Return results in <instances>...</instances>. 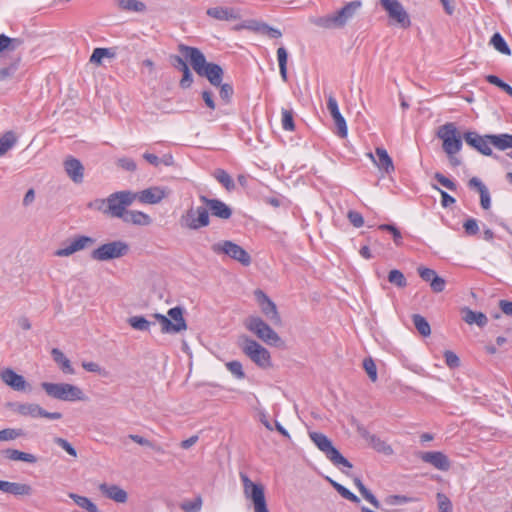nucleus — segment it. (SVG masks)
Here are the masks:
<instances>
[{"mask_svg":"<svg viewBox=\"0 0 512 512\" xmlns=\"http://www.w3.org/2000/svg\"><path fill=\"white\" fill-rule=\"evenodd\" d=\"M91 209L102 212L103 214L108 215V198L106 199H96L89 203L88 205Z\"/></svg>","mask_w":512,"mask_h":512,"instance_id":"0e129e2a","label":"nucleus"},{"mask_svg":"<svg viewBox=\"0 0 512 512\" xmlns=\"http://www.w3.org/2000/svg\"><path fill=\"white\" fill-rule=\"evenodd\" d=\"M226 368L234 375L237 379H243L245 373L243 371L242 364L239 361H230L226 363Z\"/></svg>","mask_w":512,"mask_h":512,"instance_id":"6e6d98bb","label":"nucleus"},{"mask_svg":"<svg viewBox=\"0 0 512 512\" xmlns=\"http://www.w3.org/2000/svg\"><path fill=\"white\" fill-rule=\"evenodd\" d=\"M281 115L282 128L286 131H293L295 129L293 112L291 110L282 108Z\"/></svg>","mask_w":512,"mask_h":512,"instance_id":"8fccbe9b","label":"nucleus"},{"mask_svg":"<svg viewBox=\"0 0 512 512\" xmlns=\"http://www.w3.org/2000/svg\"><path fill=\"white\" fill-rule=\"evenodd\" d=\"M414 499L405 495H389L385 497L384 503L388 506L404 505L412 502Z\"/></svg>","mask_w":512,"mask_h":512,"instance_id":"3c124183","label":"nucleus"},{"mask_svg":"<svg viewBox=\"0 0 512 512\" xmlns=\"http://www.w3.org/2000/svg\"><path fill=\"white\" fill-rule=\"evenodd\" d=\"M51 355L55 363L58 365V367L61 369V371L68 375L75 374V370L70 362V360L64 355V353L58 349L53 348L51 350Z\"/></svg>","mask_w":512,"mask_h":512,"instance_id":"7c9ffc66","label":"nucleus"},{"mask_svg":"<svg viewBox=\"0 0 512 512\" xmlns=\"http://www.w3.org/2000/svg\"><path fill=\"white\" fill-rule=\"evenodd\" d=\"M354 484L358 488L361 495L370 503L372 504L376 509H382L380 502L377 500V498L364 486V484L361 482L359 478L354 479Z\"/></svg>","mask_w":512,"mask_h":512,"instance_id":"58836bf2","label":"nucleus"},{"mask_svg":"<svg viewBox=\"0 0 512 512\" xmlns=\"http://www.w3.org/2000/svg\"><path fill=\"white\" fill-rule=\"evenodd\" d=\"M181 72L183 73V76L182 79L180 80V86L182 88H189L193 83V76L189 70V67H185V69Z\"/></svg>","mask_w":512,"mask_h":512,"instance_id":"774afa93","label":"nucleus"},{"mask_svg":"<svg viewBox=\"0 0 512 512\" xmlns=\"http://www.w3.org/2000/svg\"><path fill=\"white\" fill-rule=\"evenodd\" d=\"M122 220L138 226H148L152 223V218L148 214L137 210H127Z\"/></svg>","mask_w":512,"mask_h":512,"instance_id":"c85d7f7f","label":"nucleus"},{"mask_svg":"<svg viewBox=\"0 0 512 512\" xmlns=\"http://www.w3.org/2000/svg\"><path fill=\"white\" fill-rule=\"evenodd\" d=\"M277 59L279 64V71L283 81H287V60L288 53L284 47H279L277 50Z\"/></svg>","mask_w":512,"mask_h":512,"instance_id":"37998d69","label":"nucleus"},{"mask_svg":"<svg viewBox=\"0 0 512 512\" xmlns=\"http://www.w3.org/2000/svg\"><path fill=\"white\" fill-rule=\"evenodd\" d=\"M208 209L203 206L190 207L180 217L179 224L182 228L199 230L209 225Z\"/></svg>","mask_w":512,"mask_h":512,"instance_id":"9d476101","label":"nucleus"},{"mask_svg":"<svg viewBox=\"0 0 512 512\" xmlns=\"http://www.w3.org/2000/svg\"><path fill=\"white\" fill-rule=\"evenodd\" d=\"M380 3L393 23L401 28H408L411 25L407 11L398 0H380Z\"/></svg>","mask_w":512,"mask_h":512,"instance_id":"4468645a","label":"nucleus"},{"mask_svg":"<svg viewBox=\"0 0 512 512\" xmlns=\"http://www.w3.org/2000/svg\"><path fill=\"white\" fill-rule=\"evenodd\" d=\"M202 507V499L197 497L194 501H186L181 504V509L185 512H199Z\"/></svg>","mask_w":512,"mask_h":512,"instance_id":"bf43d9fd","label":"nucleus"},{"mask_svg":"<svg viewBox=\"0 0 512 512\" xmlns=\"http://www.w3.org/2000/svg\"><path fill=\"white\" fill-rule=\"evenodd\" d=\"M419 458L438 470L447 471L450 468V461L448 457L439 451L433 452H420Z\"/></svg>","mask_w":512,"mask_h":512,"instance_id":"b1692460","label":"nucleus"},{"mask_svg":"<svg viewBox=\"0 0 512 512\" xmlns=\"http://www.w3.org/2000/svg\"><path fill=\"white\" fill-rule=\"evenodd\" d=\"M95 244V239L89 236H76L66 241L63 246L54 252L57 257H69L76 252L85 250Z\"/></svg>","mask_w":512,"mask_h":512,"instance_id":"f3484780","label":"nucleus"},{"mask_svg":"<svg viewBox=\"0 0 512 512\" xmlns=\"http://www.w3.org/2000/svg\"><path fill=\"white\" fill-rule=\"evenodd\" d=\"M491 146H494L496 149L504 151L507 149H512V135L510 134H495L489 135Z\"/></svg>","mask_w":512,"mask_h":512,"instance_id":"f704fd0d","label":"nucleus"},{"mask_svg":"<svg viewBox=\"0 0 512 512\" xmlns=\"http://www.w3.org/2000/svg\"><path fill=\"white\" fill-rule=\"evenodd\" d=\"M22 45L23 40L20 38H9L3 34L0 35V53L18 50Z\"/></svg>","mask_w":512,"mask_h":512,"instance_id":"c9c22d12","label":"nucleus"},{"mask_svg":"<svg viewBox=\"0 0 512 512\" xmlns=\"http://www.w3.org/2000/svg\"><path fill=\"white\" fill-rule=\"evenodd\" d=\"M98 488L105 497L117 503H125L128 499L127 492L118 485L101 483Z\"/></svg>","mask_w":512,"mask_h":512,"instance_id":"cd10ccee","label":"nucleus"},{"mask_svg":"<svg viewBox=\"0 0 512 512\" xmlns=\"http://www.w3.org/2000/svg\"><path fill=\"white\" fill-rule=\"evenodd\" d=\"M0 491L15 497L30 496L33 489L29 484L0 480Z\"/></svg>","mask_w":512,"mask_h":512,"instance_id":"5701e85b","label":"nucleus"},{"mask_svg":"<svg viewBox=\"0 0 512 512\" xmlns=\"http://www.w3.org/2000/svg\"><path fill=\"white\" fill-rule=\"evenodd\" d=\"M329 483L336 489V491L345 499L351 501V502H354V503H358L360 500L359 498L353 494L352 492H350L347 488H345L343 485L339 484L338 482L334 481L333 479L327 477L326 478Z\"/></svg>","mask_w":512,"mask_h":512,"instance_id":"c03bdc74","label":"nucleus"},{"mask_svg":"<svg viewBox=\"0 0 512 512\" xmlns=\"http://www.w3.org/2000/svg\"><path fill=\"white\" fill-rule=\"evenodd\" d=\"M135 197L132 191H120L108 197V215L123 219L127 207L134 203Z\"/></svg>","mask_w":512,"mask_h":512,"instance_id":"ddd939ff","label":"nucleus"},{"mask_svg":"<svg viewBox=\"0 0 512 512\" xmlns=\"http://www.w3.org/2000/svg\"><path fill=\"white\" fill-rule=\"evenodd\" d=\"M417 271L424 281L430 283V287L435 293H440L445 289L446 281L438 276L433 269L420 266Z\"/></svg>","mask_w":512,"mask_h":512,"instance_id":"393cba45","label":"nucleus"},{"mask_svg":"<svg viewBox=\"0 0 512 512\" xmlns=\"http://www.w3.org/2000/svg\"><path fill=\"white\" fill-rule=\"evenodd\" d=\"M490 43L498 52L505 54V55L511 54L510 48L508 47L504 38L499 33H495L492 36Z\"/></svg>","mask_w":512,"mask_h":512,"instance_id":"49530a36","label":"nucleus"},{"mask_svg":"<svg viewBox=\"0 0 512 512\" xmlns=\"http://www.w3.org/2000/svg\"><path fill=\"white\" fill-rule=\"evenodd\" d=\"M64 170L74 183L80 184L83 182L84 167L78 159L72 156L67 157L64 161Z\"/></svg>","mask_w":512,"mask_h":512,"instance_id":"a878e982","label":"nucleus"},{"mask_svg":"<svg viewBox=\"0 0 512 512\" xmlns=\"http://www.w3.org/2000/svg\"><path fill=\"white\" fill-rule=\"evenodd\" d=\"M82 367L88 371V372H93V373H98V374H101L103 376H106L107 375V372L102 369L97 363L95 362H87V361H84L82 362Z\"/></svg>","mask_w":512,"mask_h":512,"instance_id":"338daca9","label":"nucleus"},{"mask_svg":"<svg viewBox=\"0 0 512 512\" xmlns=\"http://www.w3.org/2000/svg\"><path fill=\"white\" fill-rule=\"evenodd\" d=\"M368 158L378 167V169L385 174H391L394 172V164L392 158L389 156L386 149L377 147L375 154L367 153Z\"/></svg>","mask_w":512,"mask_h":512,"instance_id":"412c9836","label":"nucleus"},{"mask_svg":"<svg viewBox=\"0 0 512 512\" xmlns=\"http://www.w3.org/2000/svg\"><path fill=\"white\" fill-rule=\"evenodd\" d=\"M129 252V245L121 240L108 242L100 245L91 253L92 259L96 261H109L125 256Z\"/></svg>","mask_w":512,"mask_h":512,"instance_id":"9b49d317","label":"nucleus"},{"mask_svg":"<svg viewBox=\"0 0 512 512\" xmlns=\"http://www.w3.org/2000/svg\"><path fill=\"white\" fill-rule=\"evenodd\" d=\"M153 317L160 324L161 332L164 334H178L188 328L184 318V309L179 306L169 309L167 315L155 313Z\"/></svg>","mask_w":512,"mask_h":512,"instance_id":"7ed1b4c3","label":"nucleus"},{"mask_svg":"<svg viewBox=\"0 0 512 512\" xmlns=\"http://www.w3.org/2000/svg\"><path fill=\"white\" fill-rule=\"evenodd\" d=\"M388 281L399 288H404L407 285L404 274L397 269H393L389 272Z\"/></svg>","mask_w":512,"mask_h":512,"instance_id":"de8ad7c7","label":"nucleus"},{"mask_svg":"<svg viewBox=\"0 0 512 512\" xmlns=\"http://www.w3.org/2000/svg\"><path fill=\"white\" fill-rule=\"evenodd\" d=\"M212 251L218 255L224 254L231 259L239 262L243 266H249L251 264V256L238 244L223 240L212 245Z\"/></svg>","mask_w":512,"mask_h":512,"instance_id":"f8f14e48","label":"nucleus"},{"mask_svg":"<svg viewBox=\"0 0 512 512\" xmlns=\"http://www.w3.org/2000/svg\"><path fill=\"white\" fill-rule=\"evenodd\" d=\"M114 56V53L108 49V48H96L94 49L91 57L90 62L95 64H101L102 60L106 57L112 58Z\"/></svg>","mask_w":512,"mask_h":512,"instance_id":"09e8293b","label":"nucleus"},{"mask_svg":"<svg viewBox=\"0 0 512 512\" xmlns=\"http://www.w3.org/2000/svg\"><path fill=\"white\" fill-rule=\"evenodd\" d=\"M254 296L266 319L272 324L280 326L282 324V320L276 304L260 289L255 290Z\"/></svg>","mask_w":512,"mask_h":512,"instance_id":"dca6fc26","label":"nucleus"},{"mask_svg":"<svg viewBox=\"0 0 512 512\" xmlns=\"http://www.w3.org/2000/svg\"><path fill=\"white\" fill-rule=\"evenodd\" d=\"M245 328L267 345L280 346V336L259 316H249L244 321Z\"/></svg>","mask_w":512,"mask_h":512,"instance_id":"20e7f679","label":"nucleus"},{"mask_svg":"<svg viewBox=\"0 0 512 512\" xmlns=\"http://www.w3.org/2000/svg\"><path fill=\"white\" fill-rule=\"evenodd\" d=\"M444 358L449 368L454 369L460 366V359L453 351L446 350L444 352Z\"/></svg>","mask_w":512,"mask_h":512,"instance_id":"680f3d73","label":"nucleus"},{"mask_svg":"<svg viewBox=\"0 0 512 512\" xmlns=\"http://www.w3.org/2000/svg\"><path fill=\"white\" fill-rule=\"evenodd\" d=\"M379 229L390 232L393 235L394 243L397 246L402 244V235H401L400 231L394 225L382 224L379 226Z\"/></svg>","mask_w":512,"mask_h":512,"instance_id":"052dcab7","label":"nucleus"},{"mask_svg":"<svg viewBox=\"0 0 512 512\" xmlns=\"http://www.w3.org/2000/svg\"><path fill=\"white\" fill-rule=\"evenodd\" d=\"M309 437L317 446V448L323 452L335 466H344L349 469L352 468V464L341 455V453L333 446L332 441L326 435L319 432H310Z\"/></svg>","mask_w":512,"mask_h":512,"instance_id":"423d86ee","label":"nucleus"},{"mask_svg":"<svg viewBox=\"0 0 512 512\" xmlns=\"http://www.w3.org/2000/svg\"><path fill=\"white\" fill-rule=\"evenodd\" d=\"M486 80L490 84H493V85L499 87L500 89L505 91L508 95L512 96V87L510 85H508L507 83L503 82L499 77H497L495 75H488L486 77Z\"/></svg>","mask_w":512,"mask_h":512,"instance_id":"13d9d810","label":"nucleus"},{"mask_svg":"<svg viewBox=\"0 0 512 512\" xmlns=\"http://www.w3.org/2000/svg\"><path fill=\"white\" fill-rule=\"evenodd\" d=\"M463 313V320L469 325L476 324L479 327H484L488 322L487 316L482 312H476L469 308H465Z\"/></svg>","mask_w":512,"mask_h":512,"instance_id":"473e14b6","label":"nucleus"},{"mask_svg":"<svg viewBox=\"0 0 512 512\" xmlns=\"http://www.w3.org/2000/svg\"><path fill=\"white\" fill-rule=\"evenodd\" d=\"M19 58L7 67L0 68V82L6 81L13 77L18 67Z\"/></svg>","mask_w":512,"mask_h":512,"instance_id":"5fc2aeb1","label":"nucleus"},{"mask_svg":"<svg viewBox=\"0 0 512 512\" xmlns=\"http://www.w3.org/2000/svg\"><path fill=\"white\" fill-rule=\"evenodd\" d=\"M412 320L415 328L423 337H427L431 334L430 324L423 316L414 314Z\"/></svg>","mask_w":512,"mask_h":512,"instance_id":"ea45409f","label":"nucleus"},{"mask_svg":"<svg viewBox=\"0 0 512 512\" xmlns=\"http://www.w3.org/2000/svg\"><path fill=\"white\" fill-rule=\"evenodd\" d=\"M129 325L138 331H149L151 323L143 316H132L128 319Z\"/></svg>","mask_w":512,"mask_h":512,"instance_id":"a18cd8bd","label":"nucleus"},{"mask_svg":"<svg viewBox=\"0 0 512 512\" xmlns=\"http://www.w3.org/2000/svg\"><path fill=\"white\" fill-rule=\"evenodd\" d=\"M201 201L205 203L208 212L222 219H228L231 216V209L222 201L217 199H208L202 196Z\"/></svg>","mask_w":512,"mask_h":512,"instance_id":"bb28decb","label":"nucleus"},{"mask_svg":"<svg viewBox=\"0 0 512 512\" xmlns=\"http://www.w3.org/2000/svg\"><path fill=\"white\" fill-rule=\"evenodd\" d=\"M118 8L125 12L143 13L146 11V5L139 0H116Z\"/></svg>","mask_w":512,"mask_h":512,"instance_id":"72a5a7b5","label":"nucleus"},{"mask_svg":"<svg viewBox=\"0 0 512 512\" xmlns=\"http://www.w3.org/2000/svg\"><path fill=\"white\" fill-rule=\"evenodd\" d=\"M361 5L360 1L349 2L334 13L310 18V22L324 29L343 28L356 15Z\"/></svg>","mask_w":512,"mask_h":512,"instance_id":"f257e3e1","label":"nucleus"},{"mask_svg":"<svg viewBox=\"0 0 512 512\" xmlns=\"http://www.w3.org/2000/svg\"><path fill=\"white\" fill-rule=\"evenodd\" d=\"M41 388L54 399L66 402L86 401L87 396L83 389L77 385L66 382L52 383L42 382Z\"/></svg>","mask_w":512,"mask_h":512,"instance_id":"f03ea898","label":"nucleus"},{"mask_svg":"<svg viewBox=\"0 0 512 512\" xmlns=\"http://www.w3.org/2000/svg\"><path fill=\"white\" fill-rule=\"evenodd\" d=\"M25 436V432L21 428H5L0 430V442L14 441Z\"/></svg>","mask_w":512,"mask_h":512,"instance_id":"a19ab883","label":"nucleus"},{"mask_svg":"<svg viewBox=\"0 0 512 512\" xmlns=\"http://www.w3.org/2000/svg\"><path fill=\"white\" fill-rule=\"evenodd\" d=\"M53 442L56 445H58L60 448H62L71 457H73V458L78 457L76 449L66 439H64L62 437H54Z\"/></svg>","mask_w":512,"mask_h":512,"instance_id":"864d4df0","label":"nucleus"},{"mask_svg":"<svg viewBox=\"0 0 512 512\" xmlns=\"http://www.w3.org/2000/svg\"><path fill=\"white\" fill-rule=\"evenodd\" d=\"M178 49L183 56L190 60L193 69L198 75L206 69V66L211 64L206 61L204 54L197 48L181 44Z\"/></svg>","mask_w":512,"mask_h":512,"instance_id":"6ab92c4d","label":"nucleus"},{"mask_svg":"<svg viewBox=\"0 0 512 512\" xmlns=\"http://www.w3.org/2000/svg\"><path fill=\"white\" fill-rule=\"evenodd\" d=\"M347 217L350 223L356 228H359L364 224L362 215L357 211H349Z\"/></svg>","mask_w":512,"mask_h":512,"instance_id":"69168bd1","label":"nucleus"},{"mask_svg":"<svg viewBox=\"0 0 512 512\" xmlns=\"http://www.w3.org/2000/svg\"><path fill=\"white\" fill-rule=\"evenodd\" d=\"M437 136L442 140V148L446 154L458 153L462 148V138L455 123H446L438 128Z\"/></svg>","mask_w":512,"mask_h":512,"instance_id":"1a4fd4ad","label":"nucleus"},{"mask_svg":"<svg viewBox=\"0 0 512 512\" xmlns=\"http://www.w3.org/2000/svg\"><path fill=\"white\" fill-rule=\"evenodd\" d=\"M171 195V190L167 186H151L139 192H134L135 201L143 204L155 205Z\"/></svg>","mask_w":512,"mask_h":512,"instance_id":"2eb2a0df","label":"nucleus"},{"mask_svg":"<svg viewBox=\"0 0 512 512\" xmlns=\"http://www.w3.org/2000/svg\"><path fill=\"white\" fill-rule=\"evenodd\" d=\"M1 381L10 387L11 389L18 392H30L32 390L31 385L25 380V378L17 374L11 368H4L0 371Z\"/></svg>","mask_w":512,"mask_h":512,"instance_id":"a211bd4d","label":"nucleus"},{"mask_svg":"<svg viewBox=\"0 0 512 512\" xmlns=\"http://www.w3.org/2000/svg\"><path fill=\"white\" fill-rule=\"evenodd\" d=\"M129 438L139 445L150 447L157 452H162V449L160 447L154 445L151 441H149L148 439H146L140 435L131 434V435H129Z\"/></svg>","mask_w":512,"mask_h":512,"instance_id":"e2e57ef3","label":"nucleus"},{"mask_svg":"<svg viewBox=\"0 0 512 512\" xmlns=\"http://www.w3.org/2000/svg\"><path fill=\"white\" fill-rule=\"evenodd\" d=\"M363 368H364L365 372L367 373L368 377L370 378V380L372 382H376L378 379L377 367L372 358L369 357V358H365L363 360Z\"/></svg>","mask_w":512,"mask_h":512,"instance_id":"603ef678","label":"nucleus"},{"mask_svg":"<svg viewBox=\"0 0 512 512\" xmlns=\"http://www.w3.org/2000/svg\"><path fill=\"white\" fill-rule=\"evenodd\" d=\"M436 497L438 512H452V503L446 495L438 493Z\"/></svg>","mask_w":512,"mask_h":512,"instance_id":"4d7b16f0","label":"nucleus"},{"mask_svg":"<svg viewBox=\"0 0 512 512\" xmlns=\"http://www.w3.org/2000/svg\"><path fill=\"white\" fill-rule=\"evenodd\" d=\"M207 15L217 20H235L239 18V13L234 8L213 7L207 10Z\"/></svg>","mask_w":512,"mask_h":512,"instance_id":"c756f323","label":"nucleus"},{"mask_svg":"<svg viewBox=\"0 0 512 512\" xmlns=\"http://www.w3.org/2000/svg\"><path fill=\"white\" fill-rule=\"evenodd\" d=\"M215 179L221 183L228 191L235 188V184L231 176L223 169H216L213 173Z\"/></svg>","mask_w":512,"mask_h":512,"instance_id":"79ce46f5","label":"nucleus"},{"mask_svg":"<svg viewBox=\"0 0 512 512\" xmlns=\"http://www.w3.org/2000/svg\"><path fill=\"white\" fill-rule=\"evenodd\" d=\"M240 478L243 484V494L247 500L252 502L254 512H269L263 485L254 483L243 473L240 474Z\"/></svg>","mask_w":512,"mask_h":512,"instance_id":"6e6552de","label":"nucleus"},{"mask_svg":"<svg viewBox=\"0 0 512 512\" xmlns=\"http://www.w3.org/2000/svg\"><path fill=\"white\" fill-rule=\"evenodd\" d=\"M17 142V136L14 132L8 131L0 136V156H3L10 150Z\"/></svg>","mask_w":512,"mask_h":512,"instance_id":"4c0bfd02","label":"nucleus"},{"mask_svg":"<svg viewBox=\"0 0 512 512\" xmlns=\"http://www.w3.org/2000/svg\"><path fill=\"white\" fill-rule=\"evenodd\" d=\"M6 407L13 413L22 416L36 418H46L49 420H59L62 418L60 412H48L37 403L31 402H9Z\"/></svg>","mask_w":512,"mask_h":512,"instance_id":"39448f33","label":"nucleus"},{"mask_svg":"<svg viewBox=\"0 0 512 512\" xmlns=\"http://www.w3.org/2000/svg\"><path fill=\"white\" fill-rule=\"evenodd\" d=\"M466 143L486 156L492 155L489 135L481 136L476 132H466L463 136Z\"/></svg>","mask_w":512,"mask_h":512,"instance_id":"4be33fe9","label":"nucleus"},{"mask_svg":"<svg viewBox=\"0 0 512 512\" xmlns=\"http://www.w3.org/2000/svg\"><path fill=\"white\" fill-rule=\"evenodd\" d=\"M69 498L72 499L77 506L88 512H99L98 507L89 498L80 496L75 493H69Z\"/></svg>","mask_w":512,"mask_h":512,"instance_id":"e433bc0d","label":"nucleus"},{"mask_svg":"<svg viewBox=\"0 0 512 512\" xmlns=\"http://www.w3.org/2000/svg\"><path fill=\"white\" fill-rule=\"evenodd\" d=\"M240 347L244 354L257 366L261 368L271 367L270 352L257 341L247 336H242L240 338Z\"/></svg>","mask_w":512,"mask_h":512,"instance_id":"0eeeda50","label":"nucleus"},{"mask_svg":"<svg viewBox=\"0 0 512 512\" xmlns=\"http://www.w3.org/2000/svg\"><path fill=\"white\" fill-rule=\"evenodd\" d=\"M200 76L206 77L213 86H220L222 83L223 70L219 65L211 63L206 66V69Z\"/></svg>","mask_w":512,"mask_h":512,"instance_id":"2f4dec72","label":"nucleus"},{"mask_svg":"<svg viewBox=\"0 0 512 512\" xmlns=\"http://www.w3.org/2000/svg\"><path fill=\"white\" fill-rule=\"evenodd\" d=\"M327 109L337 128V135L341 138H346L348 135L346 120L340 113L338 102L332 94L327 96Z\"/></svg>","mask_w":512,"mask_h":512,"instance_id":"aec40b11","label":"nucleus"}]
</instances>
